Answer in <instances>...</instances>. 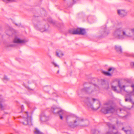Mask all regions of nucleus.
Returning a JSON list of instances; mask_svg holds the SVG:
<instances>
[{"instance_id":"obj_1","label":"nucleus","mask_w":134,"mask_h":134,"mask_svg":"<svg viewBox=\"0 0 134 134\" xmlns=\"http://www.w3.org/2000/svg\"><path fill=\"white\" fill-rule=\"evenodd\" d=\"M113 35L115 38L121 39L131 38L133 36L128 28L124 26L121 22L118 23L113 32Z\"/></svg>"},{"instance_id":"obj_2","label":"nucleus","mask_w":134,"mask_h":134,"mask_svg":"<svg viewBox=\"0 0 134 134\" xmlns=\"http://www.w3.org/2000/svg\"><path fill=\"white\" fill-rule=\"evenodd\" d=\"M118 85L121 91H123L127 93V95L129 97V98H126L125 101L126 102L129 101L131 102L132 100V97L134 96V90L128 92L125 90V88L127 85L126 84V82L124 80L114 81L111 84V88L114 91L117 93H119L120 91L117 89V86Z\"/></svg>"},{"instance_id":"obj_3","label":"nucleus","mask_w":134,"mask_h":134,"mask_svg":"<svg viewBox=\"0 0 134 134\" xmlns=\"http://www.w3.org/2000/svg\"><path fill=\"white\" fill-rule=\"evenodd\" d=\"M72 121L68 123V125L72 128L77 126L83 127L87 126L86 121H84L83 119L76 115H73L71 117Z\"/></svg>"},{"instance_id":"obj_4","label":"nucleus","mask_w":134,"mask_h":134,"mask_svg":"<svg viewBox=\"0 0 134 134\" xmlns=\"http://www.w3.org/2000/svg\"><path fill=\"white\" fill-rule=\"evenodd\" d=\"M85 102L88 107L93 110H96L100 107V103L98 100L96 99L92 98L90 99L87 98Z\"/></svg>"},{"instance_id":"obj_5","label":"nucleus","mask_w":134,"mask_h":134,"mask_svg":"<svg viewBox=\"0 0 134 134\" xmlns=\"http://www.w3.org/2000/svg\"><path fill=\"white\" fill-rule=\"evenodd\" d=\"M112 102L111 101L106 103L102 109V111L104 114L112 113L115 111L114 108L112 106Z\"/></svg>"},{"instance_id":"obj_6","label":"nucleus","mask_w":134,"mask_h":134,"mask_svg":"<svg viewBox=\"0 0 134 134\" xmlns=\"http://www.w3.org/2000/svg\"><path fill=\"white\" fill-rule=\"evenodd\" d=\"M99 90L98 87L96 85H92L89 87L85 88L82 90V91H85L87 93L92 94L96 93V91Z\"/></svg>"},{"instance_id":"obj_7","label":"nucleus","mask_w":134,"mask_h":134,"mask_svg":"<svg viewBox=\"0 0 134 134\" xmlns=\"http://www.w3.org/2000/svg\"><path fill=\"white\" fill-rule=\"evenodd\" d=\"M69 33L72 34H79L83 35L85 33L84 29L78 28L75 30H71L69 31Z\"/></svg>"},{"instance_id":"obj_8","label":"nucleus","mask_w":134,"mask_h":134,"mask_svg":"<svg viewBox=\"0 0 134 134\" xmlns=\"http://www.w3.org/2000/svg\"><path fill=\"white\" fill-rule=\"evenodd\" d=\"M107 125L109 128V131L107 132V134H115L117 132V128L114 125L108 122L107 123Z\"/></svg>"},{"instance_id":"obj_9","label":"nucleus","mask_w":134,"mask_h":134,"mask_svg":"<svg viewBox=\"0 0 134 134\" xmlns=\"http://www.w3.org/2000/svg\"><path fill=\"white\" fill-rule=\"evenodd\" d=\"M26 117H24L23 118V119L25 121L24 122H21L24 125L31 124V116H29L28 115V112H26Z\"/></svg>"},{"instance_id":"obj_10","label":"nucleus","mask_w":134,"mask_h":134,"mask_svg":"<svg viewBox=\"0 0 134 134\" xmlns=\"http://www.w3.org/2000/svg\"><path fill=\"white\" fill-rule=\"evenodd\" d=\"M44 26L42 25L41 23L38 22L35 25V28L37 30H39L40 31L43 32L46 31Z\"/></svg>"},{"instance_id":"obj_11","label":"nucleus","mask_w":134,"mask_h":134,"mask_svg":"<svg viewBox=\"0 0 134 134\" xmlns=\"http://www.w3.org/2000/svg\"><path fill=\"white\" fill-rule=\"evenodd\" d=\"M118 13L121 17H123L127 15V12L125 10L122 9L118 10Z\"/></svg>"},{"instance_id":"obj_12","label":"nucleus","mask_w":134,"mask_h":134,"mask_svg":"<svg viewBox=\"0 0 134 134\" xmlns=\"http://www.w3.org/2000/svg\"><path fill=\"white\" fill-rule=\"evenodd\" d=\"M26 42V41L25 40L21 39L20 38L17 37H15L13 41V42L14 43L21 44L23 43Z\"/></svg>"},{"instance_id":"obj_13","label":"nucleus","mask_w":134,"mask_h":134,"mask_svg":"<svg viewBox=\"0 0 134 134\" xmlns=\"http://www.w3.org/2000/svg\"><path fill=\"white\" fill-rule=\"evenodd\" d=\"M60 108L55 106L52 107L51 109V111L54 114H57L58 113Z\"/></svg>"},{"instance_id":"obj_14","label":"nucleus","mask_w":134,"mask_h":134,"mask_svg":"<svg viewBox=\"0 0 134 134\" xmlns=\"http://www.w3.org/2000/svg\"><path fill=\"white\" fill-rule=\"evenodd\" d=\"M40 119L41 121H45L48 119V117L46 116L44 114H42L41 115Z\"/></svg>"},{"instance_id":"obj_15","label":"nucleus","mask_w":134,"mask_h":134,"mask_svg":"<svg viewBox=\"0 0 134 134\" xmlns=\"http://www.w3.org/2000/svg\"><path fill=\"white\" fill-rule=\"evenodd\" d=\"M115 49L119 54H121L122 53V49L121 46L118 45H115Z\"/></svg>"},{"instance_id":"obj_16","label":"nucleus","mask_w":134,"mask_h":134,"mask_svg":"<svg viewBox=\"0 0 134 134\" xmlns=\"http://www.w3.org/2000/svg\"><path fill=\"white\" fill-rule=\"evenodd\" d=\"M55 55L58 57L60 58L64 55L63 53L60 51H56Z\"/></svg>"},{"instance_id":"obj_17","label":"nucleus","mask_w":134,"mask_h":134,"mask_svg":"<svg viewBox=\"0 0 134 134\" xmlns=\"http://www.w3.org/2000/svg\"><path fill=\"white\" fill-rule=\"evenodd\" d=\"M102 85L103 86V87L106 89H108L109 88V85L108 83L107 82L105 83V81H103L101 83Z\"/></svg>"},{"instance_id":"obj_18","label":"nucleus","mask_w":134,"mask_h":134,"mask_svg":"<svg viewBox=\"0 0 134 134\" xmlns=\"http://www.w3.org/2000/svg\"><path fill=\"white\" fill-rule=\"evenodd\" d=\"M3 101V99L1 96H0V108L2 110L4 109L6 105L2 104L1 102Z\"/></svg>"},{"instance_id":"obj_19","label":"nucleus","mask_w":134,"mask_h":134,"mask_svg":"<svg viewBox=\"0 0 134 134\" xmlns=\"http://www.w3.org/2000/svg\"><path fill=\"white\" fill-rule=\"evenodd\" d=\"M104 31L103 32V36H105L107 35L108 33L107 31L106 28L105 27L104 28Z\"/></svg>"},{"instance_id":"obj_20","label":"nucleus","mask_w":134,"mask_h":134,"mask_svg":"<svg viewBox=\"0 0 134 134\" xmlns=\"http://www.w3.org/2000/svg\"><path fill=\"white\" fill-rule=\"evenodd\" d=\"M35 134H43V133L40 132V131L37 129H35V131H34Z\"/></svg>"},{"instance_id":"obj_21","label":"nucleus","mask_w":134,"mask_h":134,"mask_svg":"<svg viewBox=\"0 0 134 134\" xmlns=\"http://www.w3.org/2000/svg\"><path fill=\"white\" fill-rule=\"evenodd\" d=\"M64 113V111L60 108L59 111L58 112V113H57V114H58L59 115H63Z\"/></svg>"},{"instance_id":"obj_22","label":"nucleus","mask_w":134,"mask_h":134,"mask_svg":"<svg viewBox=\"0 0 134 134\" xmlns=\"http://www.w3.org/2000/svg\"><path fill=\"white\" fill-rule=\"evenodd\" d=\"M92 132L93 134H99L100 131L98 130H92Z\"/></svg>"},{"instance_id":"obj_23","label":"nucleus","mask_w":134,"mask_h":134,"mask_svg":"<svg viewBox=\"0 0 134 134\" xmlns=\"http://www.w3.org/2000/svg\"><path fill=\"white\" fill-rule=\"evenodd\" d=\"M124 128H123L122 129V130H124L125 132L126 133V134H130L131 133V131L130 130H124Z\"/></svg>"},{"instance_id":"obj_24","label":"nucleus","mask_w":134,"mask_h":134,"mask_svg":"<svg viewBox=\"0 0 134 134\" xmlns=\"http://www.w3.org/2000/svg\"><path fill=\"white\" fill-rule=\"evenodd\" d=\"M50 88V87L49 86H47L44 87L43 88L44 90L46 92H47L48 91V90Z\"/></svg>"},{"instance_id":"obj_25","label":"nucleus","mask_w":134,"mask_h":134,"mask_svg":"<svg viewBox=\"0 0 134 134\" xmlns=\"http://www.w3.org/2000/svg\"><path fill=\"white\" fill-rule=\"evenodd\" d=\"M9 80V78L7 77L6 76H4L3 78V80L4 82H5L6 81H8Z\"/></svg>"},{"instance_id":"obj_26","label":"nucleus","mask_w":134,"mask_h":134,"mask_svg":"<svg viewBox=\"0 0 134 134\" xmlns=\"http://www.w3.org/2000/svg\"><path fill=\"white\" fill-rule=\"evenodd\" d=\"M3 1L6 2H12L14 1L15 0H3Z\"/></svg>"},{"instance_id":"obj_27","label":"nucleus","mask_w":134,"mask_h":134,"mask_svg":"<svg viewBox=\"0 0 134 134\" xmlns=\"http://www.w3.org/2000/svg\"><path fill=\"white\" fill-rule=\"evenodd\" d=\"M103 72L104 74L108 76H110L111 75V74L110 73L107 72L103 71Z\"/></svg>"},{"instance_id":"obj_28","label":"nucleus","mask_w":134,"mask_h":134,"mask_svg":"<svg viewBox=\"0 0 134 134\" xmlns=\"http://www.w3.org/2000/svg\"><path fill=\"white\" fill-rule=\"evenodd\" d=\"M15 46V45L14 44H9L7 46V47H14V46Z\"/></svg>"},{"instance_id":"obj_29","label":"nucleus","mask_w":134,"mask_h":134,"mask_svg":"<svg viewBox=\"0 0 134 134\" xmlns=\"http://www.w3.org/2000/svg\"><path fill=\"white\" fill-rule=\"evenodd\" d=\"M114 70V69L113 68L111 67L108 69V71L109 72L111 71V70L113 71Z\"/></svg>"},{"instance_id":"obj_30","label":"nucleus","mask_w":134,"mask_h":134,"mask_svg":"<svg viewBox=\"0 0 134 134\" xmlns=\"http://www.w3.org/2000/svg\"><path fill=\"white\" fill-rule=\"evenodd\" d=\"M53 64L54 65V66L55 67H58V68H59V66L56 63H55L54 62H53Z\"/></svg>"},{"instance_id":"obj_31","label":"nucleus","mask_w":134,"mask_h":134,"mask_svg":"<svg viewBox=\"0 0 134 134\" xmlns=\"http://www.w3.org/2000/svg\"><path fill=\"white\" fill-rule=\"evenodd\" d=\"M131 31L132 33H134V28L132 29L131 30Z\"/></svg>"},{"instance_id":"obj_32","label":"nucleus","mask_w":134,"mask_h":134,"mask_svg":"<svg viewBox=\"0 0 134 134\" xmlns=\"http://www.w3.org/2000/svg\"><path fill=\"white\" fill-rule=\"evenodd\" d=\"M131 65L134 67V62H132L131 63Z\"/></svg>"},{"instance_id":"obj_33","label":"nucleus","mask_w":134,"mask_h":134,"mask_svg":"<svg viewBox=\"0 0 134 134\" xmlns=\"http://www.w3.org/2000/svg\"><path fill=\"white\" fill-rule=\"evenodd\" d=\"M60 119H63V117L62 116V115H60Z\"/></svg>"},{"instance_id":"obj_34","label":"nucleus","mask_w":134,"mask_h":134,"mask_svg":"<svg viewBox=\"0 0 134 134\" xmlns=\"http://www.w3.org/2000/svg\"><path fill=\"white\" fill-rule=\"evenodd\" d=\"M50 22L53 24L54 23V22L52 20H51V21H50Z\"/></svg>"},{"instance_id":"obj_35","label":"nucleus","mask_w":134,"mask_h":134,"mask_svg":"<svg viewBox=\"0 0 134 134\" xmlns=\"http://www.w3.org/2000/svg\"><path fill=\"white\" fill-rule=\"evenodd\" d=\"M131 86H132V87L133 88V90H134V84H133V85H132Z\"/></svg>"},{"instance_id":"obj_36","label":"nucleus","mask_w":134,"mask_h":134,"mask_svg":"<svg viewBox=\"0 0 134 134\" xmlns=\"http://www.w3.org/2000/svg\"><path fill=\"white\" fill-rule=\"evenodd\" d=\"M57 73H59V70H58L57 71Z\"/></svg>"},{"instance_id":"obj_37","label":"nucleus","mask_w":134,"mask_h":134,"mask_svg":"<svg viewBox=\"0 0 134 134\" xmlns=\"http://www.w3.org/2000/svg\"><path fill=\"white\" fill-rule=\"evenodd\" d=\"M132 40L134 41V37L132 38Z\"/></svg>"},{"instance_id":"obj_38","label":"nucleus","mask_w":134,"mask_h":134,"mask_svg":"<svg viewBox=\"0 0 134 134\" xmlns=\"http://www.w3.org/2000/svg\"><path fill=\"white\" fill-rule=\"evenodd\" d=\"M23 108V106H22L21 107V108L22 109Z\"/></svg>"},{"instance_id":"obj_39","label":"nucleus","mask_w":134,"mask_h":134,"mask_svg":"<svg viewBox=\"0 0 134 134\" xmlns=\"http://www.w3.org/2000/svg\"><path fill=\"white\" fill-rule=\"evenodd\" d=\"M116 123H117V124H118V122H116Z\"/></svg>"},{"instance_id":"obj_40","label":"nucleus","mask_w":134,"mask_h":134,"mask_svg":"<svg viewBox=\"0 0 134 134\" xmlns=\"http://www.w3.org/2000/svg\"><path fill=\"white\" fill-rule=\"evenodd\" d=\"M73 1H75V0H73Z\"/></svg>"},{"instance_id":"obj_41","label":"nucleus","mask_w":134,"mask_h":134,"mask_svg":"<svg viewBox=\"0 0 134 134\" xmlns=\"http://www.w3.org/2000/svg\"><path fill=\"white\" fill-rule=\"evenodd\" d=\"M64 1H65V0H64Z\"/></svg>"}]
</instances>
